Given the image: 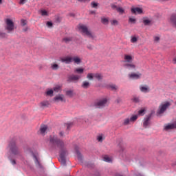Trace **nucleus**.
<instances>
[{
    "mask_svg": "<svg viewBox=\"0 0 176 176\" xmlns=\"http://www.w3.org/2000/svg\"><path fill=\"white\" fill-rule=\"evenodd\" d=\"M78 2H82L83 3H89L91 0H77Z\"/></svg>",
    "mask_w": 176,
    "mask_h": 176,
    "instance_id": "09e8293b",
    "label": "nucleus"
},
{
    "mask_svg": "<svg viewBox=\"0 0 176 176\" xmlns=\"http://www.w3.org/2000/svg\"><path fill=\"white\" fill-rule=\"evenodd\" d=\"M51 68L54 71H57V69H58L60 68V66H58L57 65V63H52V64H51Z\"/></svg>",
    "mask_w": 176,
    "mask_h": 176,
    "instance_id": "4be33fe9",
    "label": "nucleus"
},
{
    "mask_svg": "<svg viewBox=\"0 0 176 176\" xmlns=\"http://www.w3.org/2000/svg\"><path fill=\"white\" fill-rule=\"evenodd\" d=\"M170 107H171V102L169 101L162 102L157 110V116H162Z\"/></svg>",
    "mask_w": 176,
    "mask_h": 176,
    "instance_id": "20e7f679",
    "label": "nucleus"
},
{
    "mask_svg": "<svg viewBox=\"0 0 176 176\" xmlns=\"http://www.w3.org/2000/svg\"><path fill=\"white\" fill-rule=\"evenodd\" d=\"M131 12L133 13V14H141L142 13V9L140 8H131Z\"/></svg>",
    "mask_w": 176,
    "mask_h": 176,
    "instance_id": "9b49d317",
    "label": "nucleus"
},
{
    "mask_svg": "<svg viewBox=\"0 0 176 176\" xmlns=\"http://www.w3.org/2000/svg\"><path fill=\"white\" fill-rule=\"evenodd\" d=\"M130 122L131 121H130V119L129 118L124 120V122H123L124 126H127V124H129Z\"/></svg>",
    "mask_w": 176,
    "mask_h": 176,
    "instance_id": "ea45409f",
    "label": "nucleus"
},
{
    "mask_svg": "<svg viewBox=\"0 0 176 176\" xmlns=\"http://www.w3.org/2000/svg\"><path fill=\"white\" fill-rule=\"evenodd\" d=\"M151 116H147L144 119V122H143V127H144V129H146L148 127V126H149V124H151Z\"/></svg>",
    "mask_w": 176,
    "mask_h": 176,
    "instance_id": "9d476101",
    "label": "nucleus"
},
{
    "mask_svg": "<svg viewBox=\"0 0 176 176\" xmlns=\"http://www.w3.org/2000/svg\"><path fill=\"white\" fill-rule=\"evenodd\" d=\"M50 142L54 146H57L60 150V159L59 162L63 164V166L67 165V160H65V156H67L68 151H67V147H65V143L63 140L58 139L57 136H50Z\"/></svg>",
    "mask_w": 176,
    "mask_h": 176,
    "instance_id": "f257e3e1",
    "label": "nucleus"
},
{
    "mask_svg": "<svg viewBox=\"0 0 176 176\" xmlns=\"http://www.w3.org/2000/svg\"><path fill=\"white\" fill-rule=\"evenodd\" d=\"M9 148L12 155H14L15 156H20L21 155V151H20V149H19V147H17L16 142H10L9 145Z\"/></svg>",
    "mask_w": 176,
    "mask_h": 176,
    "instance_id": "39448f33",
    "label": "nucleus"
},
{
    "mask_svg": "<svg viewBox=\"0 0 176 176\" xmlns=\"http://www.w3.org/2000/svg\"><path fill=\"white\" fill-rule=\"evenodd\" d=\"M110 23L111 25H119V21L116 19L111 20Z\"/></svg>",
    "mask_w": 176,
    "mask_h": 176,
    "instance_id": "cd10ccee",
    "label": "nucleus"
},
{
    "mask_svg": "<svg viewBox=\"0 0 176 176\" xmlns=\"http://www.w3.org/2000/svg\"><path fill=\"white\" fill-rule=\"evenodd\" d=\"M118 148L120 149V152H123V151H124V147L122 146V144L118 145Z\"/></svg>",
    "mask_w": 176,
    "mask_h": 176,
    "instance_id": "49530a36",
    "label": "nucleus"
},
{
    "mask_svg": "<svg viewBox=\"0 0 176 176\" xmlns=\"http://www.w3.org/2000/svg\"><path fill=\"white\" fill-rule=\"evenodd\" d=\"M129 23L130 24H135V23H137V19H135V18H133V17H129Z\"/></svg>",
    "mask_w": 176,
    "mask_h": 176,
    "instance_id": "b1692460",
    "label": "nucleus"
},
{
    "mask_svg": "<svg viewBox=\"0 0 176 176\" xmlns=\"http://www.w3.org/2000/svg\"><path fill=\"white\" fill-rule=\"evenodd\" d=\"M109 87V89H111V90H113V91H116V90L118 89V86H116L115 85H110Z\"/></svg>",
    "mask_w": 176,
    "mask_h": 176,
    "instance_id": "72a5a7b5",
    "label": "nucleus"
},
{
    "mask_svg": "<svg viewBox=\"0 0 176 176\" xmlns=\"http://www.w3.org/2000/svg\"><path fill=\"white\" fill-rule=\"evenodd\" d=\"M73 124H74L72 122L67 124L66 126H67V130H69L72 127Z\"/></svg>",
    "mask_w": 176,
    "mask_h": 176,
    "instance_id": "c03bdc74",
    "label": "nucleus"
},
{
    "mask_svg": "<svg viewBox=\"0 0 176 176\" xmlns=\"http://www.w3.org/2000/svg\"><path fill=\"white\" fill-rule=\"evenodd\" d=\"M76 153L78 162H82L83 157L82 156V154L78 151H76Z\"/></svg>",
    "mask_w": 176,
    "mask_h": 176,
    "instance_id": "393cba45",
    "label": "nucleus"
},
{
    "mask_svg": "<svg viewBox=\"0 0 176 176\" xmlns=\"http://www.w3.org/2000/svg\"><path fill=\"white\" fill-rule=\"evenodd\" d=\"M170 23L173 24V25L176 27V14L170 16Z\"/></svg>",
    "mask_w": 176,
    "mask_h": 176,
    "instance_id": "a211bd4d",
    "label": "nucleus"
},
{
    "mask_svg": "<svg viewBox=\"0 0 176 176\" xmlns=\"http://www.w3.org/2000/svg\"><path fill=\"white\" fill-rule=\"evenodd\" d=\"M91 8L94 9H97L98 8V3H96L95 1H92L91 3Z\"/></svg>",
    "mask_w": 176,
    "mask_h": 176,
    "instance_id": "a878e982",
    "label": "nucleus"
},
{
    "mask_svg": "<svg viewBox=\"0 0 176 176\" xmlns=\"http://www.w3.org/2000/svg\"><path fill=\"white\" fill-rule=\"evenodd\" d=\"M81 87H82V89H89V87H90V82L89 81H83Z\"/></svg>",
    "mask_w": 176,
    "mask_h": 176,
    "instance_id": "dca6fc26",
    "label": "nucleus"
},
{
    "mask_svg": "<svg viewBox=\"0 0 176 176\" xmlns=\"http://www.w3.org/2000/svg\"><path fill=\"white\" fill-rule=\"evenodd\" d=\"M59 135H60V137H63V135H64V133L60 132V133H59Z\"/></svg>",
    "mask_w": 176,
    "mask_h": 176,
    "instance_id": "052dcab7",
    "label": "nucleus"
},
{
    "mask_svg": "<svg viewBox=\"0 0 176 176\" xmlns=\"http://www.w3.org/2000/svg\"><path fill=\"white\" fill-rule=\"evenodd\" d=\"M141 73H131L128 74V77L129 79L135 80V79H140L141 78Z\"/></svg>",
    "mask_w": 176,
    "mask_h": 176,
    "instance_id": "1a4fd4ad",
    "label": "nucleus"
},
{
    "mask_svg": "<svg viewBox=\"0 0 176 176\" xmlns=\"http://www.w3.org/2000/svg\"><path fill=\"white\" fill-rule=\"evenodd\" d=\"M107 104H108V99L103 98L96 103V107H98V108H104V107H106Z\"/></svg>",
    "mask_w": 176,
    "mask_h": 176,
    "instance_id": "6e6552de",
    "label": "nucleus"
},
{
    "mask_svg": "<svg viewBox=\"0 0 176 176\" xmlns=\"http://www.w3.org/2000/svg\"><path fill=\"white\" fill-rule=\"evenodd\" d=\"M71 41H72V38L71 37H66L63 39V41L65 42V43H69Z\"/></svg>",
    "mask_w": 176,
    "mask_h": 176,
    "instance_id": "7c9ffc66",
    "label": "nucleus"
},
{
    "mask_svg": "<svg viewBox=\"0 0 176 176\" xmlns=\"http://www.w3.org/2000/svg\"><path fill=\"white\" fill-rule=\"evenodd\" d=\"M117 12H118V13H120V14H123V13H124V10L119 7L118 8H117Z\"/></svg>",
    "mask_w": 176,
    "mask_h": 176,
    "instance_id": "e433bc0d",
    "label": "nucleus"
},
{
    "mask_svg": "<svg viewBox=\"0 0 176 176\" xmlns=\"http://www.w3.org/2000/svg\"><path fill=\"white\" fill-rule=\"evenodd\" d=\"M123 60V67L125 69L128 71H135L137 69V66L134 63H132L134 56L130 54H124Z\"/></svg>",
    "mask_w": 176,
    "mask_h": 176,
    "instance_id": "f03ea898",
    "label": "nucleus"
},
{
    "mask_svg": "<svg viewBox=\"0 0 176 176\" xmlns=\"http://www.w3.org/2000/svg\"><path fill=\"white\" fill-rule=\"evenodd\" d=\"M145 112V109H141L138 111V115H140V116H144V113Z\"/></svg>",
    "mask_w": 176,
    "mask_h": 176,
    "instance_id": "a19ab883",
    "label": "nucleus"
},
{
    "mask_svg": "<svg viewBox=\"0 0 176 176\" xmlns=\"http://www.w3.org/2000/svg\"><path fill=\"white\" fill-rule=\"evenodd\" d=\"M103 160H104V162H107V163H111V162H112L111 158L109 157H108L107 155H106L103 157Z\"/></svg>",
    "mask_w": 176,
    "mask_h": 176,
    "instance_id": "473e14b6",
    "label": "nucleus"
},
{
    "mask_svg": "<svg viewBox=\"0 0 176 176\" xmlns=\"http://www.w3.org/2000/svg\"><path fill=\"white\" fill-rule=\"evenodd\" d=\"M137 41H138V39L137 38V37H132L131 39V42L132 43H135V42H137Z\"/></svg>",
    "mask_w": 176,
    "mask_h": 176,
    "instance_id": "a18cd8bd",
    "label": "nucleus"
},
{
    "mask_svg": "<svg viewBox=\"0 0 176 176\" xmlns=\"http://www.w3.org/2000/svg\"><path fill=\"white\" fill-rule=\"evenodd\" d=\"M80 78H82V76H80V75H70L67 77V82L69 83H71L72 82H74L75 83H76V82L79 81V79H80Z\"/></svg>",
    "mask_w": 176,
    "mask_h": 176,
    "instance_id": "423d86ee",
    "label": "nucleus"
},
{
    "mask_svg": "<svg viewBox=\"0 0 176 176\" xmlns=\"http://www.w3.org/2000/svg\"><path fill=\"white\" fill-rule=\"evenodd\" d=\"M84 71L85 70L82 68H77L74 70V72H76V74H83Z\"/></svg>",
    "mask_w": 176,
    "mask_h": 176,
    "instance_id": "c85d7f7f",
    "label": "nucleus"
},
{
    "mask_svg": "<svg viewBox=\"0 0 176 176\" xmlns=\"http://www.w3.org/2000/svg\"><path fill=\"white\" fill-rule=\"evenodd\" d=\"M6 24L7 26L6 28V30L8 31V32H10L14 30V23H13V21H12V20L7 19Z\"/></svg>",
    "mask_w": 176,
    "mask_h": 176,
    "instance_id": "0eeeda50",
    "label": "nucleus"
},
{
    "mask_svg": "<svg viewBox=\"0 0 176 176\" xmlns=\"http://www.w3.org/2000/svg\"><path fill=\"white\" fill-rule=\"evenodd\" d=\"M54 91L56 93H58V91H61V86L56 85L55 87H54Z\"/></svg>",
    "mask_w": 176,
    "mask_h": 176,
    "instance_id": "c756f323",
    "label": "nucleus"
},
{
    "mask_svg": "<svg viewBox=\"0 0 176 176\" xmlns=\"http://www.w3.org/2000/svg\"><path fill=\"white\" fill-rule=\"evenodd\" d=\"M41 16H49V13L47 12V11L45 10H42L41 11Z\"/></svg>",
    "mask_w": 176,
    "mask_h": 176,
    "instance_id": "4c0bfd02",
    "label": "nucleus"
},
{
    "mask_svg": "<svg viewBox=\"0 0 176 176\" xmlns=\"http://www.w3.org/2000/svg\"><path fill=\"white\" fill-rule=\"evenodd\" d=\"M53 93H54L53 89H50L47 91L46 94L47 96H50V97H53Z\"/></svg>",
    "mask_w": 176,
    "mask_h": 176,
    "instance_id": "c9c22d12",
    "label": "nucleus"
},
{
    "mask_svg": "<svg viewBox=\"0 0 176 176\" xmlns=\"http://www.w3.org/2000/svg\"><path fill=\"white\" fill-rule=\"evenodd\" d=\"M115 176H123L120 173H116Z\"/></svg>",
    "mask_w": 176,
    "mask_h": 176,
    "instance_id": "680f3d73",
    "label": "nucleus"
},
{
    "mask_svg": "<svg viewBox=\"0 0 176 176\" xmlns=\"http://www.w3.org/2000/svg\"><path fill=\"white\" fill-rule=\"evenodd\" d=\"M116 102H118V104L122 102V98H117Z\"/></svg>",
    "mask_w": 176,
    "mask_h": 176,
    "instance_id": "6e6d98bb",
    "label": "nucleus"
},
{
    "mask_svg": "<svg viewBox=\"0 0 176 176\" xmlns=\"http://www.w3.org/2000/svg\"><path fill=\"white\" fill-rule=\"evenodd\" d=\"M132 101H133V102H138L140 101V98L134 96V97L132 98Z\"/></svg>",
    "mask_w": 176,
    "mask_h": 176,
    "instance_id": "79ce46f5",
    "label": "nucleus"
},
{
    "mask_svg": "<svg viewBox=\"0 0 176 176\" xmlns=\"http://www.w3.org/2000/svg\"><path fill=\"white\" fill-rule=\"evenodd\" d=\"M87 79H89V80H93L94 79V73H89L87 75Z\"/></svg>",
    "mask_w": 176,
    "mask_h": 176,
    "instance_id": "5701e85b",
    "label": "nucleus"
},
{
    "mask_svg": "<svg viewBox=\"0 0 176 176\" xmlns=\"http://www.w3.org/2000/svg\"><path fill=\"white\" fill-rule=\"evenodd\" d=\"M24 31H27V29H25Z\"/></svg>",
    "mask_w": 176,
    "mask_h": 176,
    "instance_id": "0e129e2a",
    "label": "nucleus"
},
{
    "mask_svg": "<svg viewBox=\"0 0 176 176\" xmlns=\"http://www.w3.org/2000/svg\"><path fill=\"white\" fill-rule=\"evenodd\" d=\"M90 14H96V12L95 11H90Z\"/></svg>",
    "mask_w": 176,
    "mask_h": 176,
    "instance_id": "bf43d9fd",
    "label": "nucleus"
},
{
    "mask_svg": "<svg viewBox=\"0 0 176 176\" xmlns=\"http://www.w3.org/2000/svg\"><path fill=\"white\" fill-rule=\"evenodd\" d=\"M173 129H176V121L173 124H168L165 126V130H173Z\"/></svg>",
    "mask_w": 176,
    "mask_h": 176,
    "instance_id": "4468645a",
    "label": "nucleus"
},
{
    "mask_svg": "<svg viewBox=\"0 0 176 176\" xmlns=\"http://www.w3.org/2000/svg\"><path fill=\"white\" fill-rule=\"evenodd\" d=\"M143 23H144V25H149V24H151V20L144 19Z\"/></svg>",
    "mask_w": 176,
    "mask_h": 176,
    "instance_id": "58836bf2",
    "label": "nucleus"
},
{
    "mask_svg": "<svg viewBox=\"0 0 176 176\" xmlns=\"http://www.w3.org/2000/svg\"><path fill=\"white\" fill-rule=\"evenodd\" d=\"M62 63H65L66 64H69V63H72V57L66 56L65 58H63L61 59Z\"/></svg>",
    "mask_w": 176,
    "mask_h": 176,
    "instance_id": "f8f14e48",
    "label": "nucleus"
},
{
    "mask_svg": "<svg viewBox=\"0 0 176 176\" xmlns=\"http://www.w3.org/2000/svg\"><path fill=\"white\" fill-rule=\"evenodd\" d=\"M54 100L56 102H58L60 101H61V102L64 101V95L60 94V95L55 96L54 98Z\"/></svg>",
    "mask_w": 176,
    "mask_h": 176,
    "instance_id": "ddd939ff",
    "label": "nucleus"
},
{
    "mask_svg": "<svg viewBox=\"0 0 176 176\" xmlns=\"http://www.w3.org/2000/svg\"><path fill=\"white\" fill-rule=\"evenodd\" d=\"M160 40V37H159V36H155L154 37V41H155V42H157V41H159Z\"/></svg>",
    "mask_w": 176,
    "mask_h": 176,
    "instance_id": "5fc2aeb1",
    "label": "nucleus"
},
{
    "mask_svg": "<svg viewBox=\"0 0 176 176\" xmlns=\"http://www.w3.org/2000/svg\"><path fill=\"white\" fill-rule=\"evenodd\" d=\"M49 105H50V103L48 101H43L40 103V107L41 108H46L49 107Z\"/></svg>",
    "mask_w": 176,
    "mask_h": 176,
    "instance_id": "aec40b11",
    "label": "nucleus"
},
{
    "mask_svg": "<svg viewBox=\"0 0 176 176\" xmlns=\"http://www.w3.org/2000/svg\"><path fill=\"white\" fill-rule=\"evenodd\" d=\"M94 78L97 79L98 80H102V74L99 73H94Z\"/></svg>",
    "mask_w": 176,
    "mask_h": 176,
    "instance_id": "6ab92c4d",
    "label": "nucleus"
},
{
    "mask_svg": "<svg viewBox=\"0 0 176 176\" xmlns=\"http://www.w3.org/2000/svg\"><path fill=\"white\" fill-rule=\"evenodd\" d=\"M0 5H2V0H0Z\"/></svg>",
    "mask_w": 176,
    "mask_h": 176,
    "instance_id": "e2e57ef3",
    "label": "nucleus"
},
{
    "mask_svg": "<svg viewBox=\"0 0 176 176\" xmlns=\"http://www.w3.org/2000/svg\"><path fill=\"white\" fill-rule=\"evenodd\" d=\"M47 27H52L53 23L50 21H48V22H47Z\"/></svg>",
    "mask_w": 176,
    "mask_h": 176,
    "instance_id": "864d4df0",
    "label": "nucleus"
},
{
    "mask_svg": "<svg viewBox=\"0 0 176 176\" xmlns=\"http://www.w3.org/2000/svg\"><path fill=\"white\" fill-rule=\"evenodd\" d=\"M137 119H138V116L137 115L132 116L131 118H130V122H135Z\"/></svg>",
    "mask_w": 176,
    "mask_h": 176,
    "instance_id": "f704fd0d",
    "label": "nucleus"
},
{
    "mask_svg": "<svg viewBox=\"0 0 176 176\" xmlns=\"http://www.w3.org/2000/svg\"><path fill=\"white\" fill-rule=\"evenodd\" d=\"M47 130V126L46 125H41L40 128V134L45 135L46 131Z\"/></svg>",
    "mask_w": 176,
    "mask_h": 176,
    "instance_id": "2eb2a0df",
    "label": "nucleus"
},
{
    "mask_svg": "<svg viewBox=\"0 0 176 176\" xmlns=\"http://www.w3.org/2000/svg\"><path fill=\"white\" fill-rule=\"evenodd\" d=\"M101 21L102 24H104L105 25H108L109 21L107 18H102Z\"/></svg>",
    "mask_w": 176,
    "mask_h": 176,
    "instance_id": "bb28decb",
    "label": "nucleus"
},
{
    "mask_svg": "<svg viewBox=\"0 0 176 176\" xmlns=\"http://www.w3.org/2000/svg\"><path fill=\"white\" fill-rule=\"evenodd\" d=\"M98 140L100 142H102V136H98Z\"/></svg>",
    "mask_w": 176,
    "mask_h": 176,
    "instance_id": "4d7b16f0",
    "label": "nucleus"
},
{
    "mask_svg": "<svg viewBox=\"0 0 176 176\" xmlns=\"http://www.w3.org/2000/svg\"><path fill=\"white\" fill-rule=\"evenodd\" d=\"M11 163L13 165L16 164V160H11Z\"/></svg>",
    "mask_w": 176,
    "mask_h": 176,
    "instance_id": "13d9d810",
    "label": "nucleus"
},
{
    "mask_svg": "<svg viewBox=\"0 0 176 176\" xmlns=\"http://www.w3.org/2000/svg\"><path fill=\"white\" fill-rule=\"evenodd\" d=\"M78 30L84 36H87V38H90V39H96L97 36L96 34L87 27V25L84 24H79L78 26Z\"/></svg>",
    "mask_w": 176,
    "mask_h": 176,
    "instance_id": "7ed1b4c3",
    "label": "nucleus"
},
{
    "mask_svg": "<svg viewBox=\"0 0 176 176\" xmlns=\"http://www.w3.org/2000/svg\"><path fill=\"white\" fill-rule=\"evenodd\" d=\"M140 91H142V93H148L149 88L146 85L142 86V87H140Z\"/></svg>",
    "mask_w": 176,
    "mask_h": 176,
    "instance_id": "f3484780",
    "label": "nucleus"
},
{
    "mask_svg": "<svg viewBox=\"0 0 176 176\" xmlns=\"http://www.w3.org/2000/svg\"><path fill=\"white\" fill-rule=\"evenodd\" d=\"M21 24L23 27H24V25H27V21L24 19L21 20Z\"/></svg>",
    "mask_w": 176,
    "mask_h": 176,
    "instance_id": "37998d69",
    "label": "nucleus"
},
{
    "mask_svg": "<svg viewBox=\"0 0 176 176\" xmlns=\"http://www.w3.org/2000/svg\"><path fill=\"white\" fill-rule=\"evenodd\" d=\"M27 0H20L19 1V5H24L25 3Z\"/></svg>",
    "mask_w": 176,
    "mask_h": 176,
    "instance_id": "3c124183",
    "label": "nucleus"
},
{
    "mask_svg": "<svg viewBox=\"0 0 176 176\" xmlns=\"http://www.w3.org/2000/svg\"><path fill=\"white\" fill-rule=\"evenodd\" d=\"M87 47L89 49V50H93V49H94V46L92 45H88Z\"/></svg>",
    "mask_w": 176,
    "mask_h": 176,
    "instance_id": "de8ad7c7",
    "label": "nucleus"
},
{
    "mask_svg": "<svg viewBox=\"0 0 176 176\" xmlns=\"http://www.w3.org/2000/svg\"><path fill=\"white\" fill-rule=\"evenodd\" d=\"M5 37H6V34L5 33L0 32V38H5Z\"/></svg>",
    "mask_w": 176,
    "mask_h": 176,
    "instance_id": "8fccbe9b",
    "label": "nucleus"
},
{
    "mask_svg": "<svg viewBox=\"0 0 176 176\" xmlns=\"http://www.w3.org/2000/svg\"><path fill=\"white\" fill-rule=\"evenodd\" d=\"M111 8L112 9H116V10H118V6H116V5H115V4H111Z\"/></svg>",
    "mask_w": 176,
    "mask_h": 176,
    "instance_id": "603ef678",
    "label": "nucleus"
},
{
    "mask_svg": "<svg viewBox=\"0 0 176 176\" xmlns=\"http://www.w3.org/2000/svg\"><path fill=\"white\" fill-rule=\"evenodd\" d=\"M66 96H68L69 97H72V96H74V91L72 90L66 91Z\"/></svg>",
    "mask_w": 176,
    "mask_h": 176,
    "instance_id": "2f4dec72",
    "label": "nucleus"
},
{
    "mask_svg": "<svg viewBox=\"0 0 176 176\" xmlns=\"http://www.w3.org/2000/svg\"><path fill=\"white\" fill-rule=\"evenodd\" d=\"M72 61H74L75 64H80V63H82V60H80V58L78 56L72 58Z\"/></svg>",
    "mask_w": 176,
    "mask_h": 176,
    "instance_id": "412c9836",
    "label": "nucleus"
}]
</instances>
